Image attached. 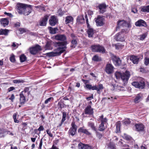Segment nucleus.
<instances>
[{
	"label": "nucleus",
	"instance_id": "obj_34",
	"mask_svg": "<svg viewBox=\"0 0 149 149\" xmlns=\"http://www.w3.org/2000/svg\"><path fill=\"white\" fill-rule=\"evenodd\" d=\"M141 10L143 12H149V5L142 7Z\"/></svg>",
	"mask_w": 149,
	"mask_h": 149
},
{
	"label": "nucleus",
	"instance_id": "obj_10",
	"mask_svg": "<svg viewBox=\"0 0 149 149\" xmlns=\"http://www.w3.org/2000/svg\"><path fill=\"white\" fill-rule=\"evenodd\" d=\"M113 67L112 64L108 63L106 66L105 71L108 74H110L113 72Z\"/></svg>",
	"mask_w": 149,
	"mask_h": 149
},
{
	"label": "nucleus",
	"instance_id": "obj_37",
	"mask_svg": "<svg viewBox=\"0 0 149 149\" xmlns=\"http://www.w3.org/2000/svg\"><path fill=\"white\" fill-rule=\"evenodd\" d=\"M49 28V32L52 34L55 33L56 32V31L58 30L57 28H53L52 27H50Z\"/></svg>",
	"mask_w": 149,
	"mask_h": 149
},
{
	"label": "nucleus",
	"instance_id": "obj_29",
	"mask_svg": "<svg viewBox=\"0 0 149 149\" xmlns=\"http://www.w3.org/2000/svg\"><path fill=\"white\" fill-rule=\"evenodd\" d=\"M88 127L91 128L93 130L96 131V129L94 125V124L93 123L91 122H88Z\"/></svg>",
	"mask_w": 149,
	"mask_h": 149
},
{
	"label": "nucleus",
	"instance_id": "obj_43",
	"mask_svg": "<svg viewBox=\"0 0 149 149\" xmlns=\"http://www.w3.org/2000/svg\"><path fill=\"white\" fill-rule=\"evenodd\" d=\"M105 124L104 123H101L99 126V130L100 131H103L106 128V126H104V125Z\"/></svg>",
	"mask_w": 149,
	"mask_h": 149
},
{
	"label": "nucleus",
	"instance_id": "obj_38",
	"mask_svg": "<svg viewBox=\"0 0 149 149\" xmlns=\"http://www.w3.org/2000/svg\"><path fill=\"white\" fill-rule=\"evenodd\" d=\"M93 60L96 61H101V58L98 56L95 55L92 58Z\"/></svg>",
	"mask_w": 149,
	"mask_h": 149
},
{
	"label": "nucleus",
	"instance_id": "obj_47",
	"mask_svg": "<svg viewBox=\"0 0 149 149\" xmlns=\"http://www.w3.org/2000/svg\"><path fill=\"white\" fill-rule=\"evenodd\" d=\"M17 113H15L14 114L13 116V117L14 119V121L15 123H18L19 122V120L16 119Z\"/></svg>",
	"mask_w": 149,
	"mask_h": 149
},
{
	"label": "nucleus",
	"instance_id": "obj_31",
	"mask_svg": "<svg viewBox=\"0 0 149 149\" xmlns=\"http://www.w3.org/2000/svg\"><path fill=\"white\" fill-rule=\"evenodd\" d=\"M73 17L71 16L67 17L65 18V23L66 24L70 23L73 22Z\"/></svg>",
	"mask_w": 149,
	"mask_h": 149
},
{
	"label": "nucleus",
	"instance_id": "obj_14",
	"mask_svg": "<svg viewBox=\"0 0 149 149\" xmlns=\"http://www.w3.org/2000/svg\"><path fill=\"white\" fill-rule=\"evenodd\" d=\"M48 17L47 15H45L42 19L40 21L38 25L39 26H46Z\"/></svg>",
	"mask_w": 149,
	"mask_h": 149
},
{
	"label": "nucleus",
	"instance_id": "obj_26",
	"mask_svg": "<svg viewBox=\"0 0 149 149\" xmlns=\"http://www.w3.org/2000/svg\"><path fill=\"white\" fill-rule=\"evenodd\" d=\"M78 131L79 132H81L87 135H90L91 134V133L89 132L87 130L84 129L83 127H81L78 130Z\"/></svg>",
	"mask_w": 149,
	"mask_h": 149
},
{
	"label": "nucleus",
	"instance_id": "obj_3",
	"mask_svg": "<svg viewBox=\"0 0 149 149\" xmlns=\"http://www.w3.org/2000/svg\"><path fill=\"white\" fill-rule=\"evenodd\" d=\"M28 88H26L19 94L20 103L21 104H24L26 101L25 96L26 95H29L30 93Z\"/></svg>",
	"mask_w": 149,
	"mask_h": 149
},
{
	"label": "nucleus",
	"instance_id": "obj_18",
	"mask_svg": "<svg viewBox=\"0 0 149 149\" xmlns=\"http://www.w3.org/2000/svg\"><path fill=\"white\" fill-rule=\"evenodd\" d=\"M135 25L138 26H143L146 27L147 26L146 22L144 20L142 19H140L136 22Z\"/></svg>",
	"mask_w": 149,
	"mask_h": 149
},
{
	"label": "nucleus",
	"instance_id": "obj_30",
	"mask_svg": "<svg viewBox=\"0 0 149 149\" xmlns=\"http://www.w3.org/2000/svg\"><path fill=\"white\" fill-rule=\"evenodd\" d=\"M113 46H115V48L117 49H122L124 47V45L122 44L119 43L114 44Z\"/></svg>",
	"mask_w": 149,
	"mask_h": 149
},
{
	"label": "nucleus",
	"instance_id": "obj_28",
	"mask_svg": "<svg viewBox=\"0 0 149 149\" xmlns=\"http://www.w3.org/2000/svg\"><path fill=\"white\" fill-rule=\"evenodd\" d=\"M99 120L101 121V123L106 124L107 120L106 117H104L103 115H102L99 118Z\"/></svg>",
	"mask_w": 149,
	"mask_h": 149
},
{
	"label": "nucleus",
	"instance_id": "obj_56",
	"mask_svg": "<svg viewBox=\"0 0 149 149\" xmlns=\"http://www.w3.org/2000/svg\"><path fill=\"white\" fill-rule=\"evenodd\" d=\"M4 14L5 15H7V16H9V17H13V15H12V14L11 13H7L6 12H4Z\"/></svg>",
	"mask_w": 149,
	"mask_h": 149
},
{
	"label": "nucleus",
	"instance_id": "obj_33",
	"mask_svg": "<svg viewBox=\"0 0 149 149\" xmlns=\"http://www.w3.org/2000/svg\"><path fill=\"white\" fill-rule=\"evenodd\" d=\"M6 131L4 129H0V137H3L6 135Z\"/></svg>",
	"mask_w": 149,
	"mask_h": 149
},
{
	"label": "nucleus",
	"instance_id": "obj_61",
	"mask_svg": "<svg viewBox=\"0 0 149 149\" xmlns=\"http://www.w3.org/2000/svg\"><path fill=\"white\" fill-rule=\"evenodd\" d=\"M96 135L99 138V139H100L102 137V135L98 132H97L96 134Z\"/></svg>",
	"mask_w": 149,
	"mask_h": 149
},
{
	"label": "nucleus",
	"instance_id": "obj_62",
	"mask_svg": "<svg viewBox=\"0 0 149 149\" xmlns=\"http://www.w3.org/2000/svg\"><path fill=\"white\" fill-rule=\"evenodd\" d=\"M93 98V95H92L91 96L86 97V99L88 100H90Z\"/></svg>",
	"mask_w": 149,
	"mask_h": 149
},
{
	"label": "nucleus",
	"instance_id": "obj_12",
	"mask_svg": "<svg viewBox=\"0 0 149 149\" xmlns=\"http://www.w3.org/2000/svg\"><path fill=\"white\" fill-rule=\"evenodd\" d=\"M72 127L70 128L69 133L72 136H73L75 134L77 131V126L75 124L74 122H73L71 123Z\"/></svg>",
	"mask_w": 149,
	"mask_h": 149
},
{
	"label": "nucleus",
	"instance_id": "obj_2",
	"mask_svg": "<svg viewBox=\"0 0 149 149\" xmlns=\"http://www.w3.org/2000/svg\"><path fill=\"white\" fill-rule=\"evenodd\" d=\"M115 74L117 79L121 78L123 82V84L124 85L127 83L130 76V72L128 71H126L125 72L123 73L119 72H116Z\"/></svg>",
	"mask_w": 149,
	"mask_h": 149
},
{
	"label": "nucleus",
	"instance_id": "obj_5",
	"mask_svg": "<svg viewBox=\"0 0 149 149\" xmlns=\"http://www.w3.org/2000/svg\"><path fill=\"white\" fill-rule=\"evenodd\" d=\"M86 87L89 90H96L97 93L99 94L100 93V90H102L103 89V85L101 84H99L97 86L96 85L92 86L91 85L86 84Z\"/></svg>",
	"mask_w": 149,
	"mask_h": 149
},
{
	"label": "nucleus",
	"instance_id": "obj_50",
	"mask_svg": "<svg viewBox=\"0 0 149 149\" xmlns=\"http://www.w3.org/2000/svg\"><path fill=\"white\" fill-rule=\"evenodd\" d=\"M144 63L147 65L149 63V58L147 57H145V58Z\"/></svg>",
	"mask_w": 149,
	"mask_h": 149
},
{
	"label": "nucleus",
	"instance_id": "obj_27",
	"mask_svg": "<svg viewBox=\"0 0 149 149\" xmlns=\"http://www.w3.org/2000/svg\"><path fill=\"white\" fill-rule=\"evenodd\" d=\"M9 30L7 29H0V35H4L5 36H7L8 35Z\"/></svg>",
	"mask_w": 149,
	"mask_h": 149
},
{
	"label": "nucleus",
	"instance_id": "obj_16",
	"mask_svg": "<svg viewBox=\"0 0 149 149\" xmlns=\"http://www.w3.org/2000/svg\"><path fill=\"white\" fill-rule=\"evenodd\" d=\"M79 149H93L92 146L87 144L80 143L78 145Z\"/></svg>",
	"mask_w": 149,
	"mask_h": 149
},
{
	"label": "nucleus",
	"instance_id": "obj_39",
	"mask_svg": "<svg viewBox=\"0 0 149 149\" xmlns=\"http://www.w3.org/2000/svg\"><path fill=\"white\" fill-rule=\"evenodd\" d=\"M99 45H94L91 46L92 50L93 52H97L99 49Z\"/></svg>",
	"mask_w": 149,
	"mask_h": 149
},
{
	"label": "nucleus",
	"instance_id": "obj_19",
	"mask_svg": "<svg viewBox=\"0 0 149 149\" xmlns=\"http://www.w3.org/2000/svg\"><path fill=\"white\" fill-rule=\"evenodd\" d=\"M0 22L1 26L5 27L8 25L9 21L7 18H3L1 19Z\"/></svg>",
	"mask_w": 149,
	"mask_h": 149
},
{
	"label": "nucleus",
	"instance_id": "obj_25",
	"mask_svg": "<svg viewBox=\"0 0 149 149\" xmlns=\"http://www.w3.org/2000/svg\"><path fill=\"white\" fill-rule=\"evenodd\" d=\"M77 21L78 24L83 23L85 22L84 19L82 15H80L78 17L77 19Z\"/></svg>",
	"mask_w": 149,
	"mask_h": 149
},
{
	"label": "nucleus",
	"instance_id": "obj_21",
	"mask_svg": "<svg viewBox=\"0 0 149 149\" xmlns=\"http://www.w3.org/2000/svg\"><path fill=\"white\" fill-rule=\"evenodd\" d=\"M98 8L100 9V12L103 13L105 11L106 6L105 4L103 3L99 5L98 6Z\"/></svg>",
	"mask_w": 149,
	"mask_h": 149
},
{
	"label": "nucleus",
	"instance_id": "obj_23",
	"mask_svg": "<svg viewBox=\"0 0 149 149\" xmlns=\"http://www.w3.org/2000/svg\"><path fill=\"white\" fill-rule=\"evenodd\" d=\"M113 62L116 66L120 65L121 64V61L120 59L116 57H115L113 59Z\"/></svg>",
	"mask_w": 149,
	"mask_h": 149
},
{
	"label": "nucleus",
	"instance_id": "obj_4",
	"mask_svg": "<svg viewBox=\"0 0 149 149\" xmlns=\"http://www.w3.org/2000/svg\"><path fill=\"white\" fill-rule=\"evenodd\" d=\"M128 32V30L127 29H123L120 32L118 33L116 35L115 39L118 41H124L126 38L125 34Z\"/></svg>",
	"mask_w": 149,
	"mask_h": 149
},
{
	"label": "nucleus",
	"instance_id": "obj_46",
	"mask_svg": "<svg viewBox=\"0 0 149 149\" xmlns=\"http://www.w3.org/2000/svg\"><path fill=\"white\" fill-rule=\"evenodd\" d=\"M10 60L12 63H14L15 61V56L13 54H12L10 57Z\"/></svg>",
	"mask_w": 149,
	"mask_h": 149
},
{
	"label": "nucleus",
	"instance_id": "obj_6",
	"mask_svg": "<svg viewBox=\"0 0 149 149\" xmlns=\"http://www.w3.org/2000/svg\"><path fill=\"white\" fill-rule=\"evenodd\" d=\"M132 85L135 87L139 89H143L145 86L144 80L141 78L139 82L134 81L132 83Z\"/></svg>",
	"mask_w": 149,
	"mask_h": 149
},
{
	"label": "nucleus",
	"instance_id": "obj_22",
	"mask_svg": "<svg viewBox=\"0 0 149 149\" xmlns=\"http://www.w3.org/2000/svg\"><path fill=\"white\" fill-rule=\"evenodd\" d=\"M130 59L134 64L138 63L139 60V58L136 56H132L130 57Z\"/></svg>",
	"mask_w": 149,
	"mask_h": 149
},
{
	"label": "nucleus",
	"instance_id": "obj_40",
	"mask_svg": "<svg viewBox=\"0 0 149 149\" xmlns=\"http://www.w3.org/2000/svg\"><path fill=\"white\" fill-rule=\"evenodd\" d=\"M99 48L98 49V51H97V52H101L102 53L105 52V50L103 47L99 45Z\"/></svg>",
	"mask_w": 149,
	"mask_h": 149
},
{
	"label": "nucleus",
	"instance_id": "obj_24",
	"mask_svg": "<svg viewBox=\"0 0 149 149\" xmlns=\"http://www.w3.org/2000/svg\"><path fill=\"white\" fill-rule=\"evenodd\" d=\"M142 94H137L134 99V102L137 103L140 102L142 99Z\"/></svg>",
	"mask_w": 149,
	"mask_h": 149
},
{
	"label": "nucleus",
	"instance_id": "obj_49",
	"mask_svg": "<svg viewBox=\"0 0 149 149\" xmlns=\"http://www.w3.org/2000/svg\"><path fill=\"white\" fill-rule=\"evenodd\" d=\"M109 147L110 149H116L115 148V146L113 143H110L109 145Z\"/></svg>",
	"mask_w": 149,
	"mask_h": 149
},
{
	"label": "nucleus",
	"instance_id": "obj_60",
	"mask_svg": "<svg viewBox=\"0 0 149 149\" xmlns=\"http://www.w3.org/2000/svg\"><path fill=\"white\" fill-rule=\"evenodd\" d=\"M19 31L21 34L23 33L26 31L24 29L20 28L19 29Z\"/></svg>",
	"mask_w": 149,
	"mask_h": 149
},
{
	"label": "nucleus",
	"instance_id": "obj_1",
	"mask_svg": "<svg viewBox=\"0 0 149 149\" xmlns=\"http://www.w3.org/2000/svg\"><path fill=\"white\" fill-rule=\"evenodd\" d=\"M55 39L57 40L63 42H56L54 43V45L57 48L55 49L54 51L47 53L49 56H56L59 55L61 53L65 50L66 47L65 46L67 43L65 41L66 38L64 34H57L55 36Z\"/></svg>",
	"mask_w": 149,
	"mask_h": 149
},
{
	"label": "nucleus",
	"instance_id": "obj_44",
	"mask_svg": "<svg viewBox=\"0 0 149 149\" xmlns=\"http://www.w3.org/2000/svg\"><path fill=\"white\" fill-rule=\"evenodd\" d=\"M116 128L117 130V133L119 132L120 130V123L119 121H118L116 123Z\"/></svg>",
	"mask_w": 149,
	"mask_h": 149
},
{
	"label": "nucleus",
	"instance_id": "obj_9",
	"mask_svg": "<svg viewBox=\"0 0 149 149\" xmlns=\"http://www.w3.org/2000/svg\"><path fill=\"white\" fill-rule=\"evenodd\" d=\"M95 22L97 26H101L104 24L105 20L103 17L98 16L95 20Z\"/></svg>",
	"mask_w": 149,
	"mask_h": 149
},
{
	"label": "nucleus",
	"instance_id": "obj_59",
	"mask_svg": "<svg viewBox=\"0 0 149 149\" xmlns=\"http://www.w3.org/2000/svg\"><path fill=\"white\" fill-rule=\"evenodd\" d=\"M70 36H71L72 38V39H75V38L76 39L77 38V37L73 33H71L70 35Z\"/></svg>",
	"mask_w": 149,
	"mask_h": 149
},
{
	"label": "nucleus",
	"instance_id": "obj_35",
	"mask_svg": "<svg viewBox=\"0 0 149 149\" xmlns=\"http://www.w3.org/2000/svg\"><path fill=\"white\" fill-rule=\"evenodd\" d=\"M31 12V11L29 8L27 7L26 8V10H24V11H23V13L22 14L25 15H28Z\"/></svg>",
	"mask_w": 149,
	"mask_h": 149
},
{
	"label": "nucleus",
	"instance_id": "obj_63",
	"mask_svg": "<svg viewBox=\"0 0 149 149\" xmlns=\"http://www.w3.org/2000/svg\"><path fill=\"white\" fill-rule=\"evenodd\" d=\"M44 128L43 127V126H40L38 129V130L39 131H42L44 130Z\"/></svg>",
	"mask_w": 149,
	"mask_h": 149
},
{
	"label": "nucleus",
	"instance_id": "obj_45",
	"mask_svg": "<svg viewBox=\"0 0 149 149\" xmlns=\"http://www.w3.org/2000/svg\"><path fill=\"white\" fill-rule=\"evenodd\" d=\"M62 119L61 121V123L59 125V126H61L63 122L65 120V118H66V113L65 112H63V116H62Z\"/></svg>",
	"mask_w": 149,
	"mask_h": 149
},
{
	"label": "nucleus",
	"instance_id": "obj_13",
	"mask_svg": "<svg viewBox=\"0 0 149 149\" xmlns=\"http://www.w3.org/2000/svg\"><path fill=\"white\" fill-rule=\"evenodd\" d=\"M50 25L54 26L58 22V19L55 16H52L49 20Z\"/></svg>",
	"mask_w": 149,
	"mask_h": 149
},
{
	"label": "nucleus",
	"instance_id": "obj_54",
	"mask_svg": "<svg viewBox=\"0 0 149 149\" xmlns=\"http://www.w3.org/2000/svg\"><path fill=\"white\" fill-rule=\"evenodd\" d=\"M130 123V121L128 119H126L124 121V124L126 125L129 124Z\"/></svg>",
	"mask_w": 149,
	"mask_h": 149
},
{
	"label": "nucleus",
	"instance_id": "obj_52",
	"mask_svg": "<svg viewBox=\"0 0 149 149\" xmlns=\"http://www.w3.org/2000/svg\"><path fill=\"white\" fill-rule=\"evenodd\" d=\"M13 82L15 84L19 83L21 82L23 83L24 82V81L20 80H13Z\"/></svg>",
	"mask_w": 149,
	"mask_h": 149
},
{
	"label": "nucleus",
	"instance_id": "obj_48",
	"mask_svg": "<svg viewBox=\"0 0 149 149\" xmlns=\"http://www.w3.org/2000/svg\"><path fill=\"white\" fill-rule=\"evenodd\" d=\"M53 100V97H50L45 100V104H47L49 102H50L52 100Z\"/></svg>",
	"mask_w": 149,
	"mask_h": 149
},
{
	"label": "nucleus",
	"instance_id": "obj_51",
	"mask_svg": "<svg viewBox=\"0 0 149 149\" xmlns=\"http://www.w3.org/2000/svg\"><path fill=\"white\" fill-rule=\"evenodd\" d=\"M123 138L127 140H129L131 139V137L125 134L123 136Z\"/></svg>",
	"mask_w": 149,
	"mask_h": 149
},
{
	"label": "nucleus",
	"instance_id": "obj_57",
	"mask_svg": "<svg viewBox=\"0 0 149 149\" xmlns=\"http://www.w3.org/2000/svg\"><path fill=\"white\" fill-rule=\"evenodd\" d=\"M42 139H41L40 141L39 148V149H42Z\"/></svg>",
	"mask_w": 149,
	"mask_h": 149
},
{
	"label": "nucleus",
	"instance_id": "obj_53",
	"mask_svg": "<svg viewBox=\"0 0 149 149\" xmlns=\"http://www.w3.org/2000/svg\"><path fill=\"white\" fill-rule=\"evenodd\" d=\"M46 132L47 134L49 135V136L51 137H53V134L50 132L49 130H46Z\"/></svg>",
	"mask_w": 149,
	"mask_h": 149
},
{
	"label": "nucleus",
	"instance_id": "obj_64",
	"mask_svg": "<svg viewBox=\"0 0 149 149\" xmlns=\"http://www.w3.org/2000/svg\"><path fill=\"white\" fill-rule=\"evenodd\" d=\"M125 26H127V28H130L131 27V24L130 23H126V25Z\"/></svg>",
	"mask_w": 149,
	"mask_h": 149
},
{
	"label": "nucleus",
	"instance_id": "obj_55",
	"mask_svg": "<svg viewBox=\"0 0 149 149\" xmlns=\"http://www.w3.org/2000/svg\"><path fill=\"white\" fill-rule=\"evenodd\" d=\"M146 34H143L140 36V39L141 40H143L146 37Z\"/></svg>",
	"mask_w": 149,
	"mask_h": 149
},
{
	"label": "nucleus",
	"instance_id": "obj_58",
	"mask_svg": "<svg viewBox=\"0 0 149 149\" xmlns=\"http://www.w3.org/2000/svg\"><path fill=\"white\" fill-rule=\"evenodd\" d=\"M15 98L14 95L13 94H12L10 97L9 98V99L11 100L12 102L13 101V100Z\"/></svg>",
	"mask_w": 149,
	"mask_h": 149
},
{
	"label": "nucleus",
	"instance_id": "obj_32",
	"mask_svg": "<svg viewBox=\"0 0 149 149\" xmlns=\"http://www.w3.org/2000/svg\"><path fill=\"white\" fill-rule=\"evenodd\" d=\"M77 38L72 39L71 41V46L73 48H74L77 44Z\"/></svg>",
	"mask_w": 149,
	"mask_h": 149
},
{
	"label": "nucleus",
	"instance_id": "obj_17",
	"mask_svg": "<svg viewBox=\"0 0 149 149\" xmlns=\"http://www.w3.org/2000/svg\"><path fill=\"white\" fill-rule=\"evenodd\" d=\"M135 126L136 131H143L144 130V126L142 124H136Z\"/></svg>",
	"mask_w": 149,
	"mask_h": 149
},
{
	"label": "nucleus",
	"instance_id": "obj_20",
	"mask_svg": "<svg viewBox=\"0 0 149 149\" xmlns=\"http://www.w3.org/2000/svg\"><path fill=\"white\" fill-rule=\"evenodd\" d=\"M84 111L85 113L86 114L91 115L93 113V109L91 108V107L90 106H87L85 108Z\"/></svg>",
	"mask_w": 149,
	"mask_h": 149
},
{
	"label": "nucleus",
	"instance_id": "obj_41",
	"mask_svg": "<svg viewBox=\"0 0 149 149\" xmlns=\"http://www.w3.org/2000/svg\"><path fill=\"white\" fill-rule=\"evenodd\" d=\"M45 48V49H52V47L51 46V43L49 42H48L47 43Z\"/></svg>",
	"mask_w": 149,
	"mask_h": 149
},
{
	"label": "nucleus",
	"instance_id": "obj_7",
	"mask_svg": "<svg viewBox=\"0 0 149 149\" xmlns=\"http://www.w3.org/2000/svg\"><path fill=\"white\" fill-rule=\"evenodd\" d=\"M27 6L24 4L18 3L17 5V10L19 14H22L24 10H26Z\"/></svg>",
	"mask_w": 149,
	"mask_h": 149
},
{
	"label": "nucleus",
	"instance_id": "obj_8",
	"mask_svg": "<svg viewBox=\"0 0 149 149\" xmlns=\"http://www.w3.org/2000/svg\"><path fill=\"white\" fill-rule=\"evenodd\" d=\"M86 19V21L88 29L87 31L88 36L89 37H92L94 33V31L93 29L89 27V24L88 23V19L87 17V15H86L85 16Z\"/></svg>",
	"mask_w": 149,
	"mask_h": 149
},
{
	"label": "nucleus",
	"instance_id": "obj_42",
	"mask_svg": "<svg viewBox=\"0 0 149 149\" xmlns=\"http://www.w3.org/2000/svg\"><path fill=\"white\" fill-rule=\"evenodd\" d=\"M26 59V57L24 55L22 54L20 56V60L21 62H24Z\"/></svg>",
	"mask_w": 149,
	"mask_h": 149
},
{
	"label": "nucleus",
	"instance_id": "obj_15",
	"mask_svg": "<svg viewBox=\"0 0 149 149\" xmlns=\"http://www.w3.org/2000/svg\"><path fill=\"white\" fill-rule=\"evenodd\" d=\"M112 83V84L111 85V87L113 89V90L118 91L121 90V87L118 85L117 83L115 82V80H113Z\"/></svg>",
	"mask_w": 149,
	"mask_h": 149
},
{
	"label": "nucleus",
	"instance_id": "obj_11",
	"mask_svg": "<svg viewBox=\"0 0 149 149\" xmlns=\"http://www.w3.org/2000/svg\"><path fill=\"white\" fill-rule=\"evenodd\" d=\"M41 50L40 47L38 45H37L34 47L30 48V51L31 53L33 54H36L38 51Z\"/></svg>",
	"mask_w": 149,
	"mask_h": 149
},
{
	"label": "nucleus",
	"instance_id": "obj_36",
	"mask_svg": "<svg viewBox=\"0 0 149 149\" xmlns=\"http://www.w3.org/2000/svg\"><path fill=\"white\" fill-rule=\"evenodd\" d=\"M126 24V22L124 20L119 21L118 22V25L119 26H125Z\"/></svg>",
	"mask_w": 149,
	"mask_h": 149
}]
</instances>
